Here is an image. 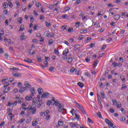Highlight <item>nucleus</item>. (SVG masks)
Wrapping results in <instances>:
<instances>
[{
  "label": "nucleus",
  "instance_id": "nucleus-44",
  "mask_svg": "<svg viewBox=\"0 0 128 128\" xmlns=\"http://www.w3.org/2000/svg\"><path fill=\"white\" fill-rule=\"evenodd\" d=\"M80 22H76L75 24L76 26H77V27L80 26Z\"/></svg>",
  "mask_w": 128,
  "mask_h": 128
},
{
  "label": "nucleus",
  "instance_id": "nucleus-21",
  "mask_svg": "<svg viewBox=\"0 0 128 128\" xmlns=\"http://www.w3.org/2000/svg\"><path fill=\"white\" fill-rule=\"evenodd\" d=\"M8 6V2H5L3 4V7L4 8H6Z\"/></svg>",
  "mask_w": 128,
  "mask_h": 128
},
{
  "label": "nucleus",
  "instance_id": "nucleus-4",
  "mask_svg": "<svg viewBox=\"0 0 128 128\" xmlns=\"http://www.w3.org/2000/svg\"><path fill=\"white\" fill-rule=\"evenodd\" d=\"M50 94L48 92H44L41 96V98H46Z\"/></svg>",
  "mask_w": 128,
  "mask_h": 128
},
{
  "label": "nucleus",
  "instance_id": "nucleus-27",
  "mask_svg": "<svg viewBox=\"0 0 128 128\" xmlns=\"http://www.w3.org/2000/svg\"><path fill=\"white\" fill-rule=\"evenodd\" d=\"M98 60H96L95 62H94V64H93V68H94L95 66H98Z\"/></svg>",
  "mask_w": 128,
  "mask_h": 128
},
{
  "label": "nucleus",
  "instance_id": "nucleus-12",
  "mask_svg": "<svg viewBox=\"0 0 128 128\" xmlns=\"http://www.w3.org/2000/svg\"><path fill=\"white\" fill-rule=\"evenodd\" d=\"M32 96H32V94H30V96H26V100H28V102H30V100H32Z\"/></svg>",
  "mask_w": 128,
  "mask_h": 128
},
{
  "label": "nucleus",
  "instance_id": "nucleus-54",
  "mask_svg": "<svg viewBox=\"0 0 128 128\" xmlns=\"http://www.w3.org/2000/svg\"><path fill=\"white\" fill-rule=\"evenodd\" d=\"M14 80V78H9V82H12Z\"/></svg>",
  "mask_w": 128,
  "mask_h": 128
},
{
  "label": "nucleus",
  "instance_id": "nucleus-51",
  "mask_svg": "<svg viewBox=\"0 0 128 128\" xmlns=\"http://www.w3.org/2000/svg\"><path fill=\"white\" fill-rule=\"evenodd\" d=\"M107 6H109L110 8H112L113 6H114L112 4H109L107 5Z\"/></svg>",
  "mask_w": 128,
  "mask_h": 128
},
{
  "label": "nucleus",
  "instance_id": "nucleus-9",
  "mask_svg": "<svg viewBox=\"0 0 128 128\" xmlns=\"http://www.w3.org/2000/svg\"><path fill=\"white\" fill-rule=\"evenodd\" d=\"M54 104H55L56 106L58 108V106H60V104H60V102H58V100H56L54 102Z\"/></svg>",
  "mask_w": 128,
  "mask_h": 128
},
{
  "label": "nucleus",
  "instance_id": "nucleus-17",
  "mask_svg": "<svg viewBox=\"0 0 128 128\" xmlns=\"http://www.w3.org/2000/svg\"><path fill=\"white\" fill-rule=\"evenodd\" d=\"M78 86L80 88H84V83H82L81 82H78Z\"/></svg>",
  "mask_w": 128,
  "mask_h": 128
},
{
  "label": "nucleus",
  "instance_id": "nucleus-63",
  "mask_svg": "<svg viewBox=\"0 0 128 128\" xmlns=\"http://www.w3.org/2000/svg\"><path fill=\"white\" fill-rule=\"evenodd\" d=\"M54 5H50V6H49V8H50V10H52V8H54Z\"/></svg>",
  "mask_w": 128,
  "mask_h": 128
},
{
  "label": "nucleus",
  "instance_id": "nucleus-26",
  "mask_svg": "<svg viewBox=\"0 0 128 128\" xmlns=\"http://www.w3.org/2000/svg\"><path fill=\"white\" fill-rule=\"evenodd\" d=\"M44 116H47V114H50V110H46L44 112Z\"/></svg>",
  "mask_w": 128,
  "mask_h": 128
},
{
  "label": "nucleus",
  "instance_id": "nucleus-1",
  "mask_svg": "<svg viewBox=\"0 0 128 128\" xmlns=\"http://www.w3.org/2000/svg\"><path fill=\"white\" fill-rule=\"evenodd\" d=\"M27 109L30 111L31 110L32 112V114H36V108L34 107H32L30 106V105L29 106L28 108H27Z\"/></svg>",
  "mask_w": 128,
  "mask_h": 128
},
{
  "label": "nucleus",
  "instance_id": "nucleus-50",
  "mask_svg": "<svg viewBox=\"0 0 128 128\" xmlns=\"http://www.w3.org/2000/svg\"><path fill=\"white\" fill-rule=\"evenodd\" d=\"M37 28H38V25L37 24H35L34 26L33 30H36Z\"/></svg>",
  "mask_w": 128,
  "mask_h": 128
},
{
  "label": "nucleus",
  "instance_id": "nucleus-43",
  "mask_svg": "<svg viewBox=\"0 0 128 128\" xmlns=\"http://www.w3.org/2000/svg\"><path fill=\"white\" fill-rule=\"evenodd\" d=\"M84 114H86V110H84V108H82V110H80Z\"/></svg>",
  "mask_w": 128,
  "mask_h": 128
},
{
  "label": "nucleus",
  "instance_id": "nucleus-42",
  "mask_svg": "<svg viewBox=\"0 0 128 128\" xmlns=\"http://www.w3.org/2000/svg\"><path fill=\"white\" fill-rule=\"evenodd\" d=\"M19 104H22V102H24V98H19Z\"/></svg>",
  "mask_w": 128,
  "mask_h": 128
},
{
  "label": "nucleus",
  "instance_id": "nucleus-16",
  "mask_svg": "<svg viewBox=\"0 0 128 128\" xmlns=\"http://www.w3.org/2000/svg\"><path fill=\"white\" fill-rule=\"evenodd\" d=\"M24 86H26V88H32V86H30V84H28V82H24Z\"/></svg>",
  "mask_w": 128,
  "mask_h": 128
},
{
  "label": "nucleus",
  "instance_id": "nucleus-58",
  "mask_svg": "<svg viewBox=\"0 0 128 128\" xmlns=\"http://www.w3.org/2000/svg\"><path fill=\"white\" fill-rule=\"evenodd\" d=\"M82 36H83L82 35H80V36H78V40H82L83 38Z\"/></svg>",
  "mask_w": 128,
  "mask_h": 128
},
{
  "label": "nucleus",
  "instance_id": "nucleus-38",
  "mask_svg": "<svg viewBox=\"0 0 128 128\" xmlns=\"http://www.w3.org/2000/svg\"><path fill=\"white\" fill-rule=\"evenodd\" d=\"M63 60H68V55H64L62 57Z\"/></svg>",
  "mask_w": 128,
  "mask_h": 128
},
{
  "label": "nucleus",
  "instance_id": "nucleus-14",
  "mask_svg": "<svg viewBox=\"0 0 128 128\" xmlns=\"http://www.w3.org/2000/svg\"><path fill=\"white\" fill-rule=\"evenodd\" d=\"M68 54V48H66L65 50L63 52L62 54L64 56L65 54Z\"/></svg>",
  "mask_w": 128,
  "mask_h": 128
},
{
  "label": "nucleus",
  "instance_id": "nucleus-29",
  "mask_svg": "<svg viewBox=\"0 0 128 128\" xmlns=\"http://www.w3.org/2000/svg\"><path fill=\"white\" fill-rule=\"evenodd\" d=\"M27 114H26V116H30V114H32V112H30V110H27Z\"/></svg>",
  "mask_w": 128,
  "mask_h": 128
},
{
  "label": "nucleus",
  "instance_id": "nucleus-11",
  "mask_svg": "<svg viewBox=\"0 0 128 128\" xmlns=\"http://www.w3.org/2000/svg\"><path fill=\"white\" fill-rule=\"evenodd\" d=\"M24 62H29V64H32V60L30 58H28L27 59H24Z\"/></svg>",
  "mask_w": 128,
  "mask_h": 128
},
{
  "label": "nucleus",
  "instance_id": "nucleus-5",
  "mask_svg": "<svg viewBox=\"0 0 128 128\" xmlns=\"http://www.w3.org/2000/svg\"><path fill=\"white\" fill-rule=\"evenodd\" d=\"M36 98L40 100V95H38L36 98H32V104H36Z\"/></svg>",
  "mask_w": 128,
  "mask_h": 128
},
{
  "label": "nucleus",
  "instance_id": "nucleus-10",
  "mask_svg": "<svg viewBox=\"0 0 128 128\" xmlns=\"http://www.w3.org/2000/svg\"><path fill=\"white\" fill-rule=\"evenodd\" d=\"M30 92H31V94H30L31 96H34V92H35L34 88H32L30 89Z\"/></svg>",
  "mask_w": 128,
  "mask_h": 128
},
{
  "label": "nucleus",
  "instance_id": "nucleus-23",
  "mask_svg": "<svg viewBox=\"0 0 128 128\" xmlns=\"http://www.w3.org/2000/svg\"><path fill=\"white\" fill-rule=\"evenodd\" d=\"M58 126H64V121H58Z\"/></svg>",
  "mask_w": 128,
  "mask_h": 128
},
{
  "label": "nucleus",
  "instance_id": "nucleus-46",
  "mask_svg": "<svg viewBox=\"0 0 128 128\" xmlns=\"http://www.w3.org/2000/svg\"><path fill=\"white\" fill-rule=\"evenodd\" d=\"M8 6H10V8H12V3L10 2H8Z\"/></svg>",
  "mask_w": 128,
  "mask_h": 128
},
{
  "label": "nucleus",
  "instance_id": "nucleus-39",
  "mask_svg": "<svg viewBox=\"0 0 128 128\" xmlns=\"http://www.w3.org/2000/svg\"><path fill=\"white\" fill-rule=\"evenodd\" d=\"M110 112H111V114H114V110L112 108H110Z\"/></svg>",
  "mask_w": 128,
  "mask_h": 128
},
{
  "label": "nucleus",
  "instance_id": "nucleus-28",
  "mask_svg": "<svg viewBox=\"0 0 128 128\" xmlns=\"http://www.w3.org/2000/svg\"><path fill=\"white\" fill-rule=\"evenodd\" d=\"M112 104L113 106H116L118 104V102H116V100H112Z\"/></svg>",
  "mask_w": 128,
  "mask_h": 128
},
{
  "label": "nucleus",
  "instance_id": "nucleus-30",
  "mask_svg": "<svg viewBox=\"0 0 128 128\" xmlns=\"http://www.w3.org/2000/svg\"><path fill=\"white\" fill-rule=\"evenodd\" d=\"M100 96L102 98H104V92H100Z\"/></svg>",
  "mask_w": 128,
  "mask_h": 128
},
{
  "label": "nucleus",
  "instance_id": "nucleus-35",
  "mask_svg": "<svg viewBox=\"0 0 128 128\" xmlns=\"http://www.w3.org/2000/svg\"><path fill=\"white\" fill-rule=\"evenodd\" d=\"M117 108H122V104H120V102H118Z\"/></svg>",
  "mask_w": 128,
  "mask_h": 128
},
{
  "label": "nucleus",
  "instance_id": "nucleus-19",
  "mask_svg": "<svg viewBox=\"0 0 128 128\" xmlns=\"http://www.w3.org/2000/svg\"><path fill=\"white\" fill-rule=\"evenodd\" d=\"M20 32H22L23 30H24V24H22L20 26Z\"/></svg>",
  "mask_w": 128,
  "mask_h": 128
},
{
  "label": "nucleus",
  "instance_id": "nucleus-47",
  "mask_svg": "<svg viewBox=\"0 0 128 128\" xmlns=\"http://www.w3.org/2000/svg\"><path fill=\"white\" fill-rule=\"evenodd\" d=\"M110 26H116V22H112L110 23Z\"/></svg>",
  "mask_w": 128,
  "mask_h": 128
},
{
  "label": "nucleus",
  "instance_id": "nucleus-48",
  "mask_svg": "<svg viewBox=\"0 0 128 128\" xmlns=\"http://www.w3.org/2000/svg\"><path fill=\"white\" fill-rule=\"evenodd\" d=\"M112 40V38H110L108 40H106L107 42H110Z\"/></svg>",
  "mask_w": 128,
  "mask_h": 128
},
{
  "label": "nucleus",
  "instance_id": "nucleus-61",
  "mask_svg": "<svg viewBox=\"0 0 128 128\" xmlns=\"http://www.w3.org/2000/svg\"><path fill=\"white\" fill-rule=\"evenodd\" d=\"M70 10V7H66L65 8V12H68V10Z\"/></svg>",
  "mask_w": 128,
  "mask_h": 128
},
{
  "label": "nucleus",
  "instance_id": "nucleus-6",
  "mask_svg": "<svg viewBox=\"0 0 128 128\" xmlns=\"http://www.w3.org/2000/svg\"><path fill=\"white\" fill-rule=\"evenodd\" d=\"M74 104H76V108H79V110H82V108H84V107H82V105H80V104L74 102Z\"/></svg>",
  "mask_w": 128,
  "mask_h": 128
},
{
  "label": "nucleus",
  "instance_id": "nucleus-25",
  "mask_svg": "<svg viewBox=\"0 0 128 128\" xmlns=\"http://www.w3.org/2000/svg\"><path fill=\"white\" fill-rule=\"evenodd\" d=\"M128 88V86H126L125 84H123L122 85V88H121V90H126V88Z\"/></svg>",
  "mask_w": 128,
  "mask_h": 128
},
{
  "label": "nucleus",
  "instance_id": "nucleus-24",
  "mask_svg": "<svg viewBox=\"0 0 128 128\" xmlns=\"http://www.w3.org/2000/svg\"><path fill=\"white\" fill-rule=\"evenodd\" d=\"M54 54L57 56H58V54H60V52H58V49H54Z\"/></svg>",
  "mask_w": 128,
  "mask_h": 128
},
{
  "label": "nucleus",
  "instance_id": "nucleus-36",
  "mask_svg": "<svg viewBox=\"0 0 128 128\" xmlns=\"http://www.w3.org/2000/svg\"><path fill=\"white\" fill-rule=\"evenodd\" d=\"M76 119L77 120H80V116L78 115V114H75Z\"/></svg>",
  "mask_w": 128,
  "mask_h": 128
},
{
  "label": "nucleus",
  "instance_id": "nucleus-49",
  "mask_svg": "<svg viewBox=\"0 0 128 128\" xmlns=\"http://www.w3.org/2000/svg\"><path fill=\"white\" fill-rule=\"evenodd\" d=\"M19 20L18 21V22L19 23V24H22V18H19Z\"/></svg>",
  "mask_w": 128,
  "mask_h": 128
},
{
  "label": "nucleus",
  "instance_id": "nucleus-8",
  "mask_svg": "<svg viewBox=\"0 0 128 128\" xmlns=\"http://www.w3.org/2000/svg\"><path fill=\"white\" fill-rule=\"evenodd\" d=\"M46 36L47 38H54V33H52V34L50 33H48L46 34Z\"/></svg>",
  "mask_w": 128,
  "mask_h": 128
},
{
  "label": "nucleus",
  "instance_id": "nucleus-37",
  "mask_svg": "<svg viewBox=\"0 0 128 128\" xmlns=\"http://www.w3.org/2000/svg\"><path fill=\"white\" fill-rule=\"evenodd\" d=\"M53 42H54V40H49L48 44L52 45V44Z\"/></svg>",
  "mask_w": 128,
  "mask_h": 128
},
{
  "label": "nucleus",
  "instance_id": "nucleus-3",
  "mask_svg": "<svg viewBox=\"0 0 128 128\" xmlns=\"http://www.w3.org/2000/svg\"><path fill=\"white\" fill-rule=\"evenodd\" d=\"M37 108H40L42 106V100H38V102H36Z\"/></svg>",
  "mask_w": 128,
  "mask_h": 128
},
{
  "label": "nucleus",
  "instance_id": "nucleus-64",
  "mask_svg": "<svg viewBox=\"0 0 128 128\" xmlns=\"http://www.w3.org/2000/svg\"><path fill=\"white\" fill-rule=\"evenodd\" d=\"M84 12H82L80 14V16H84Z\"/></svg>",
  "mask_w": 128,
  "mask_h": 128
},
{
  "label": "nucleus",
  "instance_id": "nucleus-7",
  "mask_svg": "<svg viewBox=\"0 0 128 128\" xmlns=\"http://www.w3.org/2000/svg\"><path fill=\"white\" fill-rule=\"evenodd\" d=\"M70 126H72V128H73V126H78V124L76 122H70Z\"/></svg>",
  "mask_w": 128,
  "mask_h": 128
},
{
  "label": "nucleus",
  "instance_id": "nucleus-60",
  "mask_svg": "<svg viewBox=\"0 0 128 128\" xmlns=\"http://www.w3.org/2000/svg\"><path fill=\"white\" fill-rule=\"evenodd\" d=\"M85 76H90V74L88 72L85 73Z\"/></svg>",
  "mask_w": 128,
  "mask_h": 128
},
{
  "label": "nucleus",
  "instance_id": "nucleus-34",
  "mask_svg": "<svg viewBox=\"0 0 128 128\" xmlns=\"http://www.w3.org/2000/svg\"><path fill=\"white\" fill-rule=\"evenodd\" d=\"M88 122H90V124H94V121H92V120L90 118H88Z\"/></svg>",
  "mask_w": 128,
  "mask_h": 128
},
{
  "label": "nucleus",
  "instance_id": "nucleus-52",
  "mask_svg": "<svg viewBox=\"0 0 128 128\" xmlns=\"http://www.w3.org/2000/svg\"><path fill=\"white\" fill-rule=\"evenodd\" d=\"M40 20H44V16L40 15Z\"/></svg>",
  "mask_w": 128,
  "mask_h": 128
},
{
  "label": "nucleus",
  "instance_id": "nucleus-18",
  "mask_svg": "<svg viewBox=\"0 0 128 128\" xmlns=\"http://www.w3.org/2000/svg\"><path fill=\"white\" fill-rule=\"evenodd\" d=\"M13 76H22V74L20 73H15V74H12Z\"/></svg>",
  "mask_w": 128,
  "mask_h": 128
},
{
  "label": "nucleus",
  "instance_id": "nucleus-55",
  "mask_svg": "<svg viewBox=\"0 0 128 128\" xmlns=\"http://www.w3.org/2000/svg\"><path fill=\"white\" fill-rule=\"evenodd\" d=\"M24 88H22H22H20V94H22V92H24Z\"/></svg>",
  "mask_w": 128,
  "mask_h": 128
},
{
  "label": "nucleus",
  "instance_id": "nucleus-32",
  "mask_svg": "<svg viewBox=\"0 0 128 128\" xmlns=\"http://www.w3.org/2000/svg\"><path fill=\"white\" fill-rule=\"evenodd\" d=\"M36 124H38V122H36V121H33L32 122V126H36Z\"/></svg>",
  "mask_w": 128,
  "mask_h": 128
},
{
  "label": "nucleus",
  "instance_id": "nucleus-2",
  "mask_svg": "<svg viewBox=\"0 0 128 128\" xmlns=\"http://www.w3.org/2000/svg\"><path fill=\"white\" fill-rule=\"evenodd\" d=\"M58 112H62V110H66V109L64 108H62V104H60L59 106L58 107Z\"/></svg>",
  "mask_w": 128,
  "mask_h": 128
},
{
  "label": "nucleus",
  "instance_id": "nucleus-33",
  "mask_svg": "<svg viewBox=\"0 0 128 128\" xmlns=\"http://www.w3.org/2000/svg\"><path fill=\"white\" fill-rule=\"evenodd\" d=\"M52 102H50V100H48L46 103V106H50V103Z\"/></svg>",
  "mask_w": 128,
  "mask_h": 128
},
{
  "label": "nucleus",
  "instance_id": "nucleus-15",
  "mask_svg": "<svg viewBox=\"0 0 128 128\" xmlns=\"http://www.w3.org/2000/svg\"><path fill=\"white\" fill-rule=\"evenodd\" d=\"M120 18V15L118 14H116L114 16V19L116 20H118Z\"/></svg>",
  "mask_w": 128,
  "mask_h": 128
},
{
  "label": "nucleus",
  "instance_id": "nucleus-22",
  "mask_svg": "<svg viewBox=\"0 0 128 128\" xmlns=\"http://www.w3.org/2000/svg\"><path fill=\"white\" fill-rule=\"evenodd\" d=\"M90 40H92V38L90 37H88L86 40H85V42H90Z\"/></svg>",
  "mask_w": 128,
  "mask_h": 128
},
{
  "label": "nucleus",
  "instance_id": "nucleus-57",
  "mask_svg": "<svg viewBox=\"0 0 128 128\" xmlns=\"http://www.w3.org/2000/svg\"><path fill=\"white\" fill-rule=\"evenodd\" d=\"M62 18L64 19H66V18H68V14H64L63 16H62Z\"/></svg>",
  "mask_w": 128,
  "mask_h": 128
},
{
  "label": "nucleus",
  "instance_id": "nucleus-40",
  "mask_svg": "<svg viewBox=\"0 0 128 128\" xmlns=\"http://www.w3.org/2000/svg\"><path fill=\"white\" fill-rule=\"evenodd\" d=\"M98 118H102V114H100V112H98L97 114Z\"/></svg>",
  "mask_w": 128,
  "mask_h": 128
},
{
  "label": "nucleus",
  "instance_id": "nucleus-56",
  "mask_svg": "<svg viewBox=\"0 0 128 128\" xmlns=\"http://www.w3.org/2000/svg\"><path fill=\"white\" fill-rule=\"evenodd\" d=\"M80 2V0H76L75 2V4H78Z\"/></svg>",
  "mask_w": 128,
  "mask_h": 128
},
{
  "label": "nucleus",
  "instance_id": "nucleus-20",
  "mask_svg": "<svg viewBox=\"0 0 128 128\" xmlns=\"http://www.w3.org/2000/svg\"><path fill=\"white\" fill-rule=\"evenodd\" d=\"M45 24L46 26H47L48 28H50V26H51L52 24L50 22H48L46 21L45 22Z\"/></svg>",
  "mask_w": 128,
  "mask_h": 128
},
{
  "label": "nucleus",
  "instance_id": "nucleus-62",
  "mask_svg": "<svg viewBox=\"0 0 128 128\" xmlns=\"http://www.w3.org/2000/svg\"><path fill=\"white\" fill-rule=\"evenodd\" d=\"M36 58L38 62H42V58H39L38 56L36 57Z\"/></svg>",
  "mask_w": 128,
  "mask_h": 128
},
{
  "label": "nucleus",
  "instance_id": "nucleus-41",
  "mask_svg": "<svg viewBox=\"0 0 128 128\" xmlns=\"http://www.w3.org/2000/svg\"><path fill=\"white\" fill-rule=\"evenodd\" d=\"M41 4H40V2H37L36 4V8H40V6Z\"/></svg>",
  "mask_w": 128,
  "mask_h": 128
},
{
  "label": "nucleus",
  "instance_id": "nucleus-31",
  "mask_svg": "<svg viewBox=\"0 0 128 128\" xmlns=\"http://www.w3.org/2000/svg\"><path fill=\"white\" fill-rule=\"evenodd\" d=\"M68 62H69V64H70L71 62H72V58H68Z\"/></svg>",
  "mask_w": 128,
  "mask_h": 128
},
{
  "label": "nucleus",
  "instance_id": "nucleus-53",
  "mask_svg": "<svg viewBox=\"0 0 128 128\" xmlns=\"http://www.w3.org/2000/svg\"><path fill=\"white\" fill-rule=\"evenodd\" d=\"M112 66L114 68H116V66H118V63H113Z\"/></svg>",
  "mask_w": 128,
  "mask_h": 128
},
{
  "label": "nucleus",
  "instance_id": "nucleus-13",
  "mask_svg": "<svg viewBox=\"0 0 128 128\" xmlns=\"http://www.w3.org/2000/svg\"><path fill=\"white\" fill-rule=\"evenodd\" d=\"M38 92L40 96V94H42L44 90H42V88H38Z\"/></svg>",
  "mask_w": 128,
  "mask_h": 128
},
{
  "label": "nucleus",
  "instance_id": "nucleus-59",
  "mask_svg": "<svg viewBox=\"0 0 128 128\" xmlns=\"http://www.w3.org/2000/svg\"><path fill=\"white\" fill-rule=\"evenodd\" d=\"M5 24H6V26H8V20H5Z\"/></svg>",
  "mask_w": 128,
  "mask_h": 128
},
{
  "label": "nucleus",
  "instance_id": "nucleus-45",
  "mask_svg": "<svg viewBox=\"0 0 128 128\" xmlns=\"http://www.w3.org/2000/svg\"><path fill=\"white\" fill-rule=\"evenodd\" d=\"M68 32H74V30L72 29V28H69L68 30Z\"/></svg>",
  "mask_w": 128,
  "mask_h": 128
}]
</instances>
